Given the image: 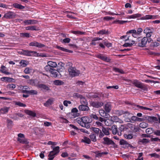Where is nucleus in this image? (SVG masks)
<instances>
[{
    "label": "nucleus",
    "instance_id": "obj_24",
    "mask_svg": "<svg viewBox=\"0 0 160 160\" xmlns=\"http://www.w3.org/2000/svg\"><path fill=\"white\" fill-rule=\"evenodd\" d=\"M17 140L20 143L22 144H27L29 143V142L28 141V140L24 138H18Z\"/></svg>",
    "mask_w": 160,
    "mask_h": 160
},
{
    "label": "nucleus",
    "instance_id": "obj_42",
    "mask_svg": "<svg viewBox=\"0 0 160 160\" xmlns=\"http://www.w3.org/2000/svg\"><path fill=\"white\" fill-rule=\"evenodd\" d=\"M64 82L60 80H56L54 81V84L56 85H60L63 84Z\"/></svg>",
    "mask_w": 160,
    "mask_h": 160
},
{
    "label": "nucleus",
    "instance_id": "obj_35",
    "mask_svg": "<svg viewBox=\"0 0 160 160\" xmlns=\"http://www.w3.org/2000/svg\"><path fill=\"white\" fill-rule=\"evenodd\" d=\"M119 143L120 145H123V147L124 148H126L128 143L126 141L123 139L121 140L119 142Z\"/></svg>",
    "mask_w": 160,
    "mask_h": 160
},
{
    "label": "nucleus",
    "instance_id": "obj_37",
    "mask_svg": "<svg viewBox=\"0 0 160 160\" xmlns=\"http://www.w3.org/2000/svg\"><path fill=\"white\" fill-rule=\"evenodd\" d=\"M0 7L6 8H9L10 9H11L12 8V6L6 5L1 2H0Z\"/></svg>",
    "mask_w": 160,
    "mask_h": 160
},
{
    "label": "nucleus",
    "instance_id": "obj_39",
    "mask_svg": "<svg viewBox=\"0 0 160 160\" xmlns=\"http://www.w3.org/2000/svg\"><path fill=\"white\" fill-rule=\"evenodd\" d=\"M111 118L114 120V122H119L120 123H122L123 122L119 118H118V117L116 116H113Z\"/></svg>",
    "mask_w": 160,
    "mask_h": 160
},
{
    "label": "nucleus",
    "instance_id": "obj_55",
    "mask_svg": "<svg viewBox=\"0 0 160 160\" xmlns=\"http://www.w3.org/2000/svg\"><path fill=\"white\" fill-rule=\"evenodd\" d=\"M148 126V124L145 122H142L140 124V127L141 128H144Z\"/></svg>",
    "mask_w": 160,
    "mask_h": 160
},
{
    "label": "nucleus",
    "instance_id": "obj_11",
    "mask_svg": "<svg viewBox=\"0 0 160 160\" xmlns=\"http://www.w3.org/2000/svg\"><path fill=\"white\" fill-rule=\"evenodd\" d=\"M15 13L9 11L6 13L3 17L7 19H12L15 17Z\"/></svg>",
    "mask_w": 160,
    "mask_h": 160
},
{
    "label": "nucleus",
    "instance_id": "obj_60",
    "mask_svg": "<svg viewBox=\"0 0 160 160\" xmlns=\"http://www.w3.org/2000/svg\"><path fill=\"white\" fill-rule=\"evenodd\" d=\"M73 96L75 98H82V96L80 95L78 93H74L73 95Z\"/></svg>",
    "mask_w": 160,
    "mask_h": 160
},
{
    "label": "nucleus",
    "instance_id": "obj_54",
    "mask_svg": "<svg viewBox=\"0 0 160 160\" xmlns=\"http://www.w3.org/2000/svg\"><path fill=\"white\" fill-rule=\"evenodd\" d=\"M137 107H138L139 108L141 109H144V110H148L149 111H151L152 110V109H151V108H147L146 107H144L143 106H140L139 105H137Z\"/></svg>",
    "mask_w": 160,
    "mask_h": 160
},
{
    "label": "nucleus",
    "instance_id": "obj_48",
    "mask_svg": "<svg viewBox=\"0 0 160 160\" xmlns=\"http://www.w3.org/2000/svg\"><path fill=\"white\" fill-rule=\"evenodd\" d=\"M38 93V92L35 90H28V94L30 95H36Z\"/></svg>",
    "mask_w": 160,
    "mask_h": 160
},
{
    "label": "nucleus",
    "instance_id": "obj_36",
    "mask_svg": "<svg viewBox=\"0 0 160 160\" xmlns=\"http://www.w3.org/2000/svg\"><path fill=\"white\" fill-rule=\"evenodd\" d=\"M90 138L93 142H96L97 139L96 134L94 133H91L90 135Z\"/></svg>",
    "mask_w": 160,
    "mask_h": 160
},
{
    "label": "nucleus",
    "instance_id": "obj_40",
    "mask_svg": "<svg viewBox=\"0 0 160 160\" xmlns=\"http://www.w3.org/2000/svg\"><path fill=\"white\" fill-rule=\"evenodd\" d=\"M57 48L58 49L62 51H64V52H70V53L72 52V51L70 50H68V49H67L64 48L62 47H60V46H57Z\"/></svg>",
    "mask_w": 160,
    "mask_h": 160
},
{
    "label": "nucleus",
    "instance_id": "obj_9",
    "mask_svg": "<svg viewBox=\"0 0 160 160\" xmlns=\"http://www.w3.org/2000/svg\"><path fill=\"white\" fill-rule=\"evenodd\" d=\"M132 37H135L132 34V37L128 36V38L125 39V42L128 41L129 42L131 41L132 42L130 43H126L123 45V46L124 47H131L132 44L134 43V41L133 40H131V38Z\"/></svg>",
    "mask_w": 160,
    "mask_h": 160
},
{
    "label": "nucleus",
    "instance_id": "obj_7",
    "mask_svg": "<svg viewBox=\"0 0 160 160\" xmlns=\"http://www.w3.org/2000/svg\"><path fill=\"white\" fill-rule=\"evenodd\" d=\"M21 54L24 55L28 56H34L37 55V53L34 51H30L28 50H23L21 52Z\"/></svg>",
    "mask_w": 160,
    "mask_h": 160
},
{
    "label": "nucleus",
    "instance_id": "obj_1",
    "mask_svg": "<svg viewBox=\"0 0 160 160\" xmlns=\"http://www.w3.org/2000/svg\"><path fill=\"white\" fill-rule=\"evenodd\" d=\"M68 64L70 66L68 68V71L70 77H73L79 76L80 74V71L76 69L75 67L72 65L70 66L72 64V63H68Z\"/></svg>",
    "mask_w": 160,
    "mask_h": 160
},
{
    "label": "nucleus",
    "instance_id": "obj_34",
    "mask_svg": "<svg viewBox=\"0 0 160 160\" xmlns=\"http://www.w3.org/2000/svg\"><path fill=\"white\" fill-rule=\"evenodd\" d=\"M1 80L2 81L7 82H12L13 79L10 78L3 77L1 78Z\"/></svg>",
    "mask_w": 160,
    "mask_h": 160
},
{
    "label": "nucleus",
    "instance_id": "obj_32",
    "mask_svg": "<svg viewBox=\"0 0 160 160\" xmlns=\"http://www.w3.org/2000/svg\"><path fill=\"white\" fill-rule=\"evenodd\" d=\"M47 64L52 68H55L57 66V63L55 62L49 61L48 62Z\"/></svg>",
    "mask_w": 160,
    "mask_h": 160
},
{
    "label": "nucleus",
    "instance_id": "obj_26",
    "mask_svg": "<svg viewBox=\"0 0 160 160\" xmlns=\"http://www.w3.org/2000/svg\"><path fill=\"white\" fill-rule=\"evenodd\" d=\"M24 112L27 114L33 117H35L36 116V114L35 112L30 110H25Z\"/></svg>",
    "mask_w": 160,
    "mask_h": 160
},
{
    "label": "nucleus",
    "instance_id": "obj_63",
    "mask_svg": "<svg viewBox=\"0 0 160 160\" xmlns=\"http://www.w3.org/2000/svg\"><path fill=\"white\" fill-rule=\"evenodd\" d=\"M44 69L46 71H49V72H50L51 70H52V68L48 65H47L45 67Z\"/></svg>",
    "mask_w": 160,
    "mask_h": 160
},
{
    "label": "nucleus",
    "instance_id": "obj_13",
    "mask_svg": "<svg viewBox=\"0 0 160 160\" xmlns=\"http://www.w3.org/2000/svg\"><path fill=\"white\" fill-rule=\"evenodd\" d=\"M30 46H36L38 48H42L44 47V44L38 42L36 41H33L29 43Z\"/></svg>",
    "mask_w": 160,
    "mask_h": 160
},
{
    "label": "nucleus",
    "instance_id": "obj_43",
    "mask_svg": "<svg viewBox=\"0 0 160 160\" xmlns=\"http://www.w3.org/2000/svg\"><path fill=\"white\" fill-rule=\"evenodd\" d=\"M17 116L20 117H23V115L21 113H16L14 114V116L12 118L15 120H16L18 118Z\"/></svg>",
    "mask_w": 160,
    "mask_h": 160
},
{
    "label": "nucleus",
    "instance_id": "obj_19",
    "mask_svg": "<svg viewBox=\"0 0 160 160\" xmlns=\"http://www.w3.org/2000/svg\"><path fill=\"white\" fill-rule=\"evenodd\" d=\"M116 114L119 116H120L123 114H127L128 115H130V113L128 111H124L121 110L116 111Z\"/></svg>",
    "mask_w": 160,
    "mask_h": 160
},
{
    "label": "nucleus",
    "instance_id": "obj_49",
    "mask_svg": "<svg viewBox=\"0 0 160 160\" xmlns=\"http://www.w3.org/2000/svg\"><path fill=\"white\" fill-rule=\"evenodd\" d=\"M139 142L144 144H146L149 142V140L146 138H143L139 140Z\"/></svg>",
    "mask_w": 160,
    "mask_h": 160
},
{
    "label": "nucleus",
    "instance_id": "obj_22",
    "mask_svg": "<svg viewBox=\"0 0 160 160\" xmlns=\"http://www.w3.org/2000/svg\"><path fill=\"white\" fill-rule=\"evenodd\" d=\"M50 72L52 75V77H57L58 75V73H59V72L53 68L51 70V71Z\"/></svg>",
    "mask_w": 160,
    "mask_h": 160
},
{
    "label": "nucleus",
    "instance_id": "obj_61",
    "mask_svg": "<svg viewBox=\"0 0 160 160\" xmlns=\"http://www.w3.org/2000/svg\"><path fill=\"white\" fill-rule=\"evenodd\" d=\"M15 104L20 107H25L26 106V105L25 104L20 102H15Z\"/></svg>",
    "mask_w": 160,
    "mask_h": 160
},
{
    "label": "nucleus",
    "instance_id": "obj_23",
    "mask_svg": "<svg viewBox=\"0 0 160 160\" xmlns=\"http://www.w3.org/2000/svg\"><path fill=\"white\" fill-rule=\"evenodd\" d=\"M37 22L34 20H27L24 21V23L26 24H36Z\"/></svg>",
    "mask_w": 160,
    "mask_h": 160
},
{
    "label": "nucleus",
    "instance_id": "obj_29",
    "mask_svg": "<svg viewBox=\"0 0 160 160\" xmlns=\"http://www.w3.org/2000/svg\"><path fill=\"white\" fill-rule=\"evenodd\" d=\"M7 127L8 128H11L13 126V121L10 119H8L7 120Z\"/></svg>",
    "mask_w": 160,
    "mask_h": 160
},
{
    "label": "nucleus",
    "instance_id": "obj_57",
    "mask_svg": "<svg viewBox=\"0 0 160 160\" xmlns=\"http://www.w3.org/2000/svg\"><path fill=\"white\" fill-rule=\"evenodd\" d=\"M152 16L150 15H147L142 18V19H148L152 18Z\"/></svg>",
    "mask_w": 160,
    "mask_h": 160
},
{
    "label": "nucleus",
    "instance_id": "obj_59",
    "mask_svg": "<svg viewBox=\"0 0 160 160\" xmlns=\"http://www.w3.org/2000/svg\"><path fill=\"white\" fill-rule=\"evenodd\" d=\"M146 132L148 134H151L153 132L152 128H148L146 129Z\"/></svg>",
    "mask_w": 160,
    "mask_h": 160
},
{
    "label": "nucleus",
    "instance_id": "obj_64",
    "mask_svg": "<svg viewBox=\"0 0 160 160\" xmlns=\"http://www.w3.org/2000/svg\"><path fill=\"white\" fill-rule=\"evenodd\" d=\"M149 155L152 157H154L157 158H159L160 157V155L156 153L151 154Z\"/></svg>",
    "mask_w": 160,
    "mask_h": 160
},
{
    "label": "nucleus",
    "instance_id": "obj_47",
    "mask_svg": "<svg viewBox=\"0 0 160 160\" xmlns=\"http://www.w3.org/2000/svg\"><path fill=\"white\" fill-rule=\"evenodd\" d=\"M71 32L72 33L77 35H82L84 34L85 33L84 32L79 31H72Z\"/></svg>",
    "mask_w": 160,
    "mask_h": 160
},
{
    "label": "nucleus",
    "instance_id": "obj_21",
    "mask_svg": "<svg viewBox=\"0 0 160 160\" xmlns=\"http://www.w3.org/2000/svg\"><path fill=\"white\" fill-rule=\"evenodd\" d=\"M111 130H112V133L113 134L115 135L117 133L118 135V132H119V131L117 130V126L116 125H113L111 127Z\"/></svg>",
    "mask_w": 160,
    "mask_h": 160
},
{
    "label": "nucleus",
    "instance_id": "obj_46",
    "mask_svg": "<svg viewBox=\"0 0 160 160\" xmlns=\"http://www.w3.org/2000/svg\"><path fill=\"white\" fill-rule=\"evenodd\" d=\"M80 102L82 104L87 105L88 103L86 99L84 98L83 96L82 97L80 98Z\"/></svg>",
    "mask_w": 160,
    "mask_h": 160
},
{
    "label": "nucleus",
    "instance_id": "obj_44",
    "mask_svg": "<svg viewBox=\"0 0 160 160\" xmlns=\"http://www.w3.org/2000/svg\"><path fill=\"white\" fill-rule=\"evenodd\" d=\"M20 64V65L23 67H26L28 64V62L25 60H21Z\"/></svg>",
    "mask_w": 160,
    "mask_h": 160
},
{
    "label": "nucleus",
    "instance_id": "obj_53",
    "mask_svg": "<svg viewBox=\"0 0 160 160\" xmlns=\"http://www.w3.org/2000/svg\"><path fill=\"white\" fill-rule=\"evenodd\" d=\"M127 21H121L120 20H117L114 22V23H119L120 24H123V23L127 22Z\"/></svg>",
    "mask_w": 160,
    "mask_h": 160
},
{
    "label": "nucleus",
    "instance_id": "obj_8",
    "mask_svg": "<svg viewBox=\"0 0 160 160\" xmlns=\"http://www.w3.org/2000/svg\"><path fill=\"white\" fill-rule=\"evenodd\" d=\"M96 56L97 58L107 62H109L111 60L109 57L101 54H97L96 55Z\"/></svg>",
    "mask_w": 160,
    "mask_h": 160
},
{
    "label": "nucleus",
    "instance_id": "obj_51",
    "mask_svg": "<svg viewBox=\"0 0 160 160\" xmlns=\"http://www.w3.org/2000/svg\"><path fill=\"white\" fill-rule=\"evenodd\" d=\"M71 111L72 112L76 113L75 114L76 115V116L78 117L79 116V113H77L78 112V110L76 108H75L72 109Z\"/></svg>",
    "mask_w": 160,
    "mask_h": 160
},
{
    "label": "nucleus",
    "instance_id": "obj_17",
    "mask_svg": "<svg viewBox=\"0 0 160 160\" xmlns=\"http://www.w3.org/2000/svg\"><path fill=\"white\" fill-rule=\"evenodd\" d=\"M78 108L81 111H88L89 110V108L87 106L83 104L79 105Z\"/></svg>",
    "mask_w": 160,
    "mask_h": 160
},
{
    "label": "nucleus",
    "instance_id": "obj_14",
    "mask_svg": "<svg viewBox=\"0 0 160 160\" xmlns=\"http://www.w3.org/2000/svg\"><path fill=\"white\" fill-rule=\"evenodd\" d=\"M147 121L150 122H157L158 121V118L154 117L147 116L145 117Z\"/></svg>",
    "mask_w": 160,
    "mask_h": 160
},
{
    "label": "nucleus",
    "instance_id": "obj_20",
    "mask_svg": "<svg viewBox=\"0 0 160 160\" xmlns=\"http://www.w3.org/2000/svg\"><path fill=\"white\" fill-rule=\"evenodd\" d=\"M26 29L27 30L38 31L39 30V28L36 26H29L26 27Z\"/></svg>",
    "mask_w": 160,
    "mask_h": 160
},
{
    "label": "nucleus",
    "instance_id": "obj_4",
    "mask_svg": "<svg viewBox=\"0 0 160 160\" xmlns=\"http://www.w3.org/2000/svg\"><path fill=\"white\" fill-rule=\"evenodd\" d=\"M33 82L34 83V85L41 89H43L46 91H48L50 90L49 88L47 85L44 84H39V82L37 80H33Z\"/></svg>",
    "mask_w": 160,
    "mask_h": 160
},
{
    "label": "nucleus",
    "instance_id": "obj_50",
    "mask_svg": "<svg viewBox=\"0 0 160 160\" xmlns=\"http://www.w3.org/2000/svg\"><path fill=\"white\" fill-rule=\"evenodd\" d=\"M124 136L125 138L129 139H132L133 137V136L132 134H124Z\"/></svg>",
    "mask_w": 160,
    "mask_h": 160
},
{
    "label": "nucleus",
    "instance_id": "obj_27",
    "mask_svg": "<svg viewBox=\"0 0 160 160\" xmlns=\"http://www.w3.org/2000/svg\"><path fill=\"white\" fill-rule=\"evenodd\" d=\"M109 130H111V129L109 128H106L104 127H102V131L104 134L106 135H109Z\"/></svg>",
    "mask_w": 160,
    "mask_h": 160
},
{
    "label": "nucleus",
    "instance_id": "obj_56",
    "mask_svg": "<svg viewBox=\"0 0 160 160\" xmlns=\"http://www.w3.org/2000/svg\"><path fill=\"white\" fill-rule=\"evenodd\" d=\"M98 121H99V122H104L105 123V124H106V125L109 126V125H107V124L106 123L107 120H106L105 119H104V118L100 117L98 118Z\"/></svg>",
    "mask_w": 160,
    "mask_h": 160
},
{
    "label": "nucleus",
    "instance_id": "obj_58",
    "mask_svg": "<svg viewBox=\"0 0 160 160\" xmlns=\"http://www.w3.org/2000/svg\"><path fill=\"white\" fill-rule=\"evenodd\" d=\"M141 16V15L139 14H136L131 15V18H135L140 17Z\"/></svg>",
    "mask_w": 160,
    "mask_h": 160
},
{
    "label": "nucleus",
    "instance_id": "obj_62",
    "mask_svg": "<svg viewBox=\"0 0 160 160\" xmlns=\"http://www.w3.org/2000/svg\"><path fill=\"white\" fill-rule=\"evenodd\" d=\"M107 153L108 152H106L98 153L96 154V156L97 157H101L103 155H106Z\"/></svg>",
    "mask_w": 160,
    "mask_h": 160
},
{
    "label": "nucleus",
    "instance_id": "obj_3",
    "mask_svg": "<svg viewBox=\"0 0 160 160\" xmlns=\"http://www.w3.org/2000/svg\"><path fill=\"white\" fill-rule=\"evenodd\" d=\"M129 81L137 88H140L143 91H148V89L146 86L138 80H134L132 81L130 80Z\"/></svg>",
    "mask_w": 160,
    "mask_h": 160
},
{
    "label": "nucleus",
    "instance_id": "obj_15",
    "mask_svg": "<svg viewBox=\"0 0 160 160\" xmlns=\"http://www.w3.org/2000/svg\"><path fill=\"white\" fill-rule=\"evenodd\" d=\"M104 108L107 112H109L112 109V105L110 102H108L104 106Z\"/></svg>",
    "mask_w": 160,
    "mask_h": 160
},
{
    "label": "nucleus",
    "instance_id": "obj_12",
    "mask_svg": "<svg viewBox=\"0 0 160 160\" xmlns=\"http://www.w3.org/2000/svg\"><path fill=\"white\" fill-rule=\"evenodd\" d=\"M99 113L101 116L107 118H109L110 116L108 112H107L106 111L103 109H101L99 110Z\"/></svg>",
    "mask_w": 160,
    "mask_h": 160
},
{
    "label": "nucleus",
    "instance_id": "obj_10",
    "mask_svg": "<svg viewBox=\"0 0 160 160\" xmlns=\"http://www.w3.org/2000/svg\"><path fill=\"white\" fill-rule=\"evenodd\" d=\"M103 143L104 144H106L107 145H112L113 146H114L115 145V143L112 140L108 138H103Z\"/></svg>",
    "mask_w": 160,
    "mask_h": 160
},
{
    "label": "nucleus",
    "instance_id": "obj_28",
    "mask_svg": "<svg viewBox=\"0 0 160 160\" xmlns=\"http://www.w3.org/2000/svg\"><path fill=\"white\" fill-rule=\"evenodd\" d=\"M90 129L91 131L93 132L95 134L97 135H98L99 132L101 130L99 128L93 127L91 128Z\"/></svg>",
    "mask_w": 160,
    "mask_h": 160
},
{
    "label": "nucleus",
    "instance_id": "obj_30",
    "mask_svg": "<svg viewBox=\"0 0 160 160\" xmlns=\"http://www.w3.org/2000/svg\"><path fill=\"white\" fill-rule=\"evenodd\" d=\"M81 142L88 144H90L91 142L90 139L86 137H84L83 139L81 140Z\"/></svg>",
    "mask_w": 160,
    "mask_h": 160
},
{
    "label": "nucleus",
    "instance_id": "obj_5",
    "mask_svg": "<svg viewBox=\"0 0 160 160\" xmlns=\"http://www.w3.org/2000/svg\"><path fill=\"white\" fill-rule=\"evenodd\" d=\"M53 148V151L50 152L48 155V157H49V159L52 160L56 154H58L59 152V147L57 146L54 148L52 147Z\"/></svg>",
    "mask_w": 160,
    "mask_h": 160
},
{
    "label": "nucleus",
    "instance_id": "obj_45",
    "mask_svg": "<svg viewBox=\"0 0 160 160\" xmlns=\"http://www.w3.org/2000/svg\"><path fill=\"white\" fill-rule=\"evenodd\" d=\"M113 70L116 72H118L122 74L124 73V72L122 69H119L115 67L113 68Z\"/></svg>",
    "mask_w": 160,
    "mask_h": 160
},
{
    "label": "nucleus",
    "instance_id": "obj_31",
    "mask_svg": "<svg viewBox=\"0 0 160 160\" xmlns=\"http://www.w3.org/2000/svg\"><path fill=\"white\" fill-rule=\"evenodd\" d=\"M13 6L15 8L22 9L25 8V7L17 3H15L13 4Z\"/></svg>",
    "mask_w": 160,
    "mask_h": 160
},
{
    "label": "nucleus",
    "instance_id": "obj_41",
    "mask_svg": "<svg viewBox=\"0 0 160 160\" xmlns=\"http://www.w3.org/2000/svg\"><path fill=\"white\" fill-rule=\"evenodd\" d=\"M102 38H93L92 40V42L91 43V44L95 45L96 44V43L95 42V41L99 40H102Z\"/></svg>",
    "mask_w": 160,
    "mask_h": 160
},
{
    "label": "nucleus",
    "instance_id": "obj_6",
    "mask_svg": "<svg viewBox=\"0 0 160 160\" xmlns=\"http://www.w3.org/2000/svg\"><path fill=\"white\" fill-rule=\"evenodd\" d=\"M138 45L140 47H144L145 46L148 40V38L146 37H144L142 39H141L140 38H138Z\"/></svg>",
    "mask_w": 160,
    "mask_h": 160
},
{
    "label": "nucleus",
    "instance_id": "obj_52",
    "mask_svg": "<svg viewBox=\"0 0 160 160\" xmlns=\"http://www.w3.org/2000/svg\"><path fill=\"white\" fill-rule=\"evenodd\" d=\"M7 88L9 89H13L16 88V85L15 84L13 83L9 84L7 85Z\"/></svg>",
    "mask_w": 160,
    "mask_h": 160
},
{
    "label": "nucleus",
    "instance_id": "obj_33",
    "mask_svg": "<svg viewBox=\"0 0 160 160\" xmlns=\"http://www.w3.org/2000/svg\"><path fill=\"white\" fill-rule=\"evenodd\" d=\"M6 67L4 66H2L1 67V69L0 70V71L2 72V73H5L6 74L8 75L10 74V73L8 72H7L6 70Z\"/></svg>",
    "mask_w": 160,
    "mask_h": 160
},
{
    "label": "nucleus",
    "instance_id": "obj_16",
    "mask_svg": "<svg viewBox=\"0 0 160 160\" xmlns=\"http://www.w3.org/2000/svg\"><path fill=\"white\" fill-rule=\"evenodd\" d=\"M103 105V102H93L91 103L92 106L96 108L100 107L102 106Z\"/></svg>",
    "mask_w": 160,
    "mask_h": 160
},
{
    "label": "nucleus",
    "instance_id": "obj_18",
    "mask_svg": "<svg viewBox=\"0 0 160 160\" xmlns=\"http://www.w3.org/2000/svg\"><path fill=\"white\" fill-rule=\"evenodd\" d=\"M54 100L53 98H50L44 103V105L45 107H48L53 103Z\"/></svg>",
    "mask_w": 160,
    "mask_h": 160
},
{
    "label": "nucleus",
    "instance_id": "obj_25",
    "mask_svg": "<svg viewBox=\"0 0 160 160\" xmlns=\"http://www.w3.org/2000/svg\"><path fill=\"white\" fill-rule=\"evenodd\" d=\"M9 109V107H4L0 109V114H6L7 113Z\"/></svg>",
    "mask_w": 160,
    "mask_h": 160
},
{
    "label": "nucleus",
    "instance_id": "obj_2",
    "mask_svg": "<svg viewBox=\"0 0 160 160\" xmlns=\"http://www.w3.org/2000/svg\"><path fill=\"white\" fill-rule=\"evenodd\" d=\"M79 123L80 125L83 127H85L87 128H88L90 127V123L92 122L91 119L88 117H84L81 118Z\"/></svg>",
    "mask_w": 160,
    "mask_h": 160
},
{
    "label": "nucleus",
    "instance_id": "obj_38",
    "mask_svg": "<svg viewBox=\"0 0 160 160\" xmlns=\"http://www.w3.org/2000/svg\"><path fill=\"white\" fill-rule=\"evenodd\" d=\"M125 127L123 125H122L119 127V130H118V135L119 136H121L122 135V132H123L125 129Z\"/></svg>",
    "mask_w": 160,
    "mask_h": 160
}]
</instances>
